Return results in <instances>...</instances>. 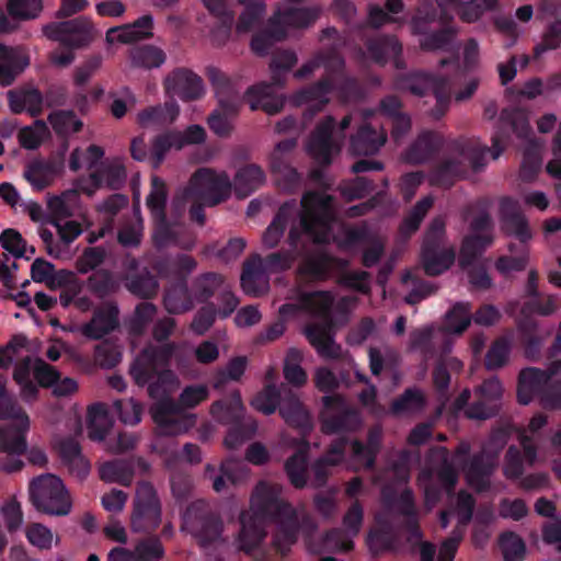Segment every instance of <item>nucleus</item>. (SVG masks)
<instances>
[{
	"instance_id": "obj_1",
	"label": "nucleus",
	"mask_w": 561,
	"mask_h": 561,
	"mask_svg": "<svg viewBox=\"0 0 561 561\" xmlns=\"http://www.w3.org/2000/svg\"><path fill=\"white\" fill-rule=\"evenodd\" d=\"M282 486L261 481L251 497L252 514L242 513L240 516L241 530L239 534L240 549L247 553L260 548L267 533L266 520L277 524L273 538L276 550L284 554L294 545L299 535L301 522L296 508L280 496Z\"/></svg>"
},
{
	"instance_id": "obj_2",
	"label": "nucleus",
	"mask_w": 561,
	"mask_h": 561,
	"mask_svg": "<svg viewBox=\"0 0 561 561\" xmlns=\"http://www.w3.org/2000/svg\"><path fill=\"white\" fill-rule=\"evenodd\" d=\"M333 198L316 191H308L301 197L305 210L299 222L289 226L286 242L288 249L267 254L265 257L253 255L259 260L266 273H278L289 270L297 256L301 254V237L307 236L316 244L330 241L332 225L335 220L332 210Z\"/></svg>"
},
{
	"instance_id": "obj_3",
	"label": "nucleus",
	"mask_w": 561,
	"mask_h": 561,
	"mask_svg": "<svg viewBox=\"0 0 561 561\" xmlns=\"http://www.w3.org/2000/svg\"><path fill=\"white\" fill-rule=\"evenodd\" d=\"M173 353V343L147 346L130 365L129 374L134 381L140 387L148 385L151 398L171 397L179 386L178 376L168 368Z\"/></svg>"
},
{
	"instance_id": "obj_4",
	"label": "nucleus",
	"mask_w": 561,
	"mask_h": 561,
	"mask_svg": "<svg viewBox=\"0 0 561 561\" xmlns=\"http://www.w3.org/2000/svg\"><path fill=\"white\" fill-rule=\"evenodd\" d=\"M168 188L165 182L153 175L150 183V192L146 197V206L149 209L152 220V242L156 248L162 249L171 244L190 250L194 245V240L182 241L180 233L184 229L180 218L184 211L173 209V218L167 216ZM172 208H174L172 206Z\"/></svg>"
},
{
	"instance_id": "obj_5",
	"label": "nucleus",
	"mask_w": 561,
	"mask_h": 561,
	"mask_svg": "<svg viewBox=\"0 0 561 561\" xmlns=\"http://www.w3.org/2000/svg\"><path fill=\"white\" fill-rule=\"evenodd\" d=\"M558 309L557 295L540 293L524 299L517 328L527 358L534 360L539 357L545 340L552 331L551 328H543L535 316L550 317Z\"/></svg>"
},
{
	"instance_id": "obj_6",
	"label": "nucleus",
	"mask_w": 561,
	"mask_h": 561,
	"mask_svg": "<svg viewBox=\"0 0 561 561\" xmlns=\"http://www.w3.org/2000/svg\"><path fill=\"white\" fill-rule=\"evenodd\" d=\"M450 149L455 157L443 159L430 173V182L434 186L450 188L466 176L469 169L477 172L485 167L484 149L477 141L457 139Z\"/></svg>"
},
{
	"instance_id": "obj_7",
	"label": "nucleus",
	"mask_w": 561,
	"mask_h": 561,
	"mask_svg": "<svg viewBox=\"0 0 561 561\" xmlns=\"http://www.w3.org/2000/svg\"><path fill=\"white\" fill-rule=\"evenodd\" d=\"M231 188L232 183L226 172L218 173L210 168H199L192 174L182 195L173 198V207L175 211H184L188 199L216 206L230 196Z\"/></svg>"
},
{
	"instance_id": "obj_8",
	"label": "nucleus",
	"mask_w": 561,
	"mask_h": 561,
	"mask_svg": "<svg viewBox=\"0 0 561 561\" xmlns=\"http://www.w3.org/2000/svg\"><path fill=\"white\" fill-rule=\"evenodd\" d=\"M394 85L398 90L409 91L417 96L433 94L436 104L432 114L437 119L444 116L449 107L453 83L448 78L414 71L398 75Z\"/></svg>"
},
{
	"instance_id": "obj_9",
	"label": "nucleus",
	"mask_w": 561,
	"mask_h": 561,
	"mask_svg": "<svg viewBox=\"0 0 561 561\" xmlns=\"http://www.w3.org/2000/svg\"><path fill=\"white\" fill-rule=\"evenodd\" d=\"M320 430L325 435L351 434L362 426L359 411L340 393L321 398Z\"/></svg>"
},
{
	"instance_id": "obj_10",
	"label": "nucleus",
	"mask_w": 561,
	"mask_h": 561,
	"mask_svg": "<svg viewBox=\"0 0 561 561\" xmlns=\"http://www.w3.org/2000/svg\"><path fill=\"white\" fill-rule=\"evenodd\" d=\"M182 527L204 549L222 540L224 522L203 500H197L187 506Z\"/></svg>"
},
{
	"instance_id": "obj_11",
	"label": "nucleus",
	"mask_w": 561,
	"mask_h": 561,
	"mask_svg": "<svg viewBox=\"0 0 561 561\" xmlns=\"http://www.w3.org/2000/svg\"><path fill=\"white\" fill-rule=\"evenodd\" d=\"M30 499L37 511L47 515L66 516L72 503L62 481L50 473L34 478L30 483Z\"/></svg>"
},
{
	"instance_id": "obj_12",
	"label": "nucleus",
	"mask_w": 561,
	"mask_h": 561,
	"mask_svg": "<svg viewBox=\"0 0 561 561\" xmlns=\"http://www.w3.org/2000/svg\"><path fill=\"white\" fill-rule=\"evenodd\" d=\"M243 411L244 407L239 390L232 391L228 399L217 400L210 405L213 417L219 423L230 425L225 437L228 448H237L250 439L255 431V424L243 423Z\"/></svg>"
},
{
	"instance_id": "obj_13",
	"label": "nucleus",
	"mask_w": 561,
	"mask_h": 561,
	"mask_svg": "<svg viewBox=\"0 0 561 561\" xmlns=\"http://www.w3.org/2000/svg\"><path fill=\"white\" fill-rule=\"evenodd\" d=\"M43 34L66 48L80 49L93 42L98 31L89 18L80 15L67 21L50 22L43 26Z\"/></svg>"
},
{
	"instance_id": "obj_14",
	"label": "nucleus",
	"mask_w": 561,
	"mask_h": 561,
	"mask_svg": "<svg viewBox=\"0 0 561 561\" xmlns=\"http://www.w3.org/2000/svg\"><path fill=\"white\" fill-rule=\"evenodd\" d=\"M161 524V503L154 486L148 481L137 484L131 515V529L135 533L154 531Z\"/></svg>"
},
{
	"instance_id": "obj_15",
	"label": "nucleus",
	"mask_w": 561,
	"mask_h": 561,
	"mask_svg": "<svg viewBox=\"0 0 561 561\" xmlns=\"http://www.w3.org/2000/svg\"><path fill=\"white\" fill-rule=\"evenodd\" d=\"M490 243V236L471 234L463 239L460 248L459 265L468 270L469 280L477 288L491 287V276L485 266L480 264V259Z\"/></svg>"
},
{
	"instance_id": "obj_16",
	"label": "nucleus",
	"mask_w": 561,
	"mask_h": 561,
	"mask_svg": "<svg viewBox=\"0 0 561 561\" xmlns=\"http://www.w3.org/2000/svg\"><path fill=\"white\" fill-rule=\"evenodd\" d=\"M150 408V414L163 435H179L195 423V415H185L178 401L171 397H158Z\"/></svg>"
},
{
	"instance_id": "obj_17",
	"label": "nucleus",
	"mask_w": 561,
	"mask_h": 561,
	"mask_svg": "<svg viewBox=\"0 0 561 561\" xmlns=\"http://www.w3.org/2000/svg\"><path fill=\"white\" fill-rule=\"evenodd\" d=\"M499 224L501 231L506 237L514 238L522 247H529L534 239V230L518 201L508 196L500 199Z\"/></svg>"
},
{
	"instance_id": "obj_18",
	"label": "nucleus",
	"mask_w": 561,
	"mask_h": 561,
	"mask_svg": "<svg viewBox=\"0 0 561 561\" xmlns=\"http://www.w3.org/2000/svg\"><path fill=\"white\" fill-rule=\"evenodd\" d=\"M335 128V118L328 115L316 126L307 142L308 153L323 167L331 164L333 153L340 151L339 139L334 138Z\"/></svg>"
},
{
	"instance_id": "obj_19",
	"label": "nucleus",
	"mask_w": 561,
	"mask_h": 561,
	"mask_svg": "<svg viewBox=\"0 0 561 561\" xmlns=\"http://www.w3.org/2000/svg\"><path fill=\"white\" fill-rule=\"evenodd\" d=\"M335 85L329 77H322L317 82L311 83L294 95V101L298 104H307L302 113V124H310L316 115L322 112L329 103V95L333 92Z\"/></svg>"
},
{
	"instance_id": "obj_20",
	"label": "nucleus",
	"mask_w": 561,
	"mask_h": 561,
	"mask_svg": "<svg viewBox=\"0 0 561 561\" xmlns=\"http://www.w3.org/2000/svg\"><path fill=\"white\" fill-rule=\"evenodd\" d=\"M304 210L302 204L298 205L296 199L283 203L262 236L263 245L267 249L276 248L287 227L300 221Z\"/></svg>"
},
{
	"instance_id": "obj_21",
	"label": "nucleus",
	"mask_w": 561,
	"mask_h": 561,
	"mask_svg": "<svg viewBox=\"0 0 561 561\" xmlns=\"http://www.w3.org/2000/svg\"><path fill=\"white\" fill-rule=\"evenodd\" d=\"M367 58L378 66H386L389 60L393 61L397 69H404L402 44L396 35L380 34L368 37L365 41Z\"/></svg>"
},
{
	"instance_id": "obj_22",
	"label": "nucleus",
	"mask_w": 561,
	"mask_h": 561,
	"mask_svg": "<svg viewBox=\"0 0 561 561\" xmlns=\"http://www.w3.org/2000/svg\"><path fill=\"white\" fill-rule=\"evenodd\" d=\"M336 265L345 266L341 261L323 250L306 253L297 268L298 275L306 282H324L332 275Z\"/></svg>"
},
{
	"instance_id": "obj_23",
	"label": "nucleus",
	"mask_w": 561,
	"mask_h": 561,
	"mask_svg": "<svg viewBox=\"0 0 561 561\" xmlns=\"http://www.w3.org/2000/svg\"><path fill=\"white\" fill-rule=\"evenodd\" d=\"M320 9L317 7H295L288 5L285 8H278L270 16L278 28H283L287 34L289 28L304 30L308 28L320 16Z\"/></svg>"
},
{
	"instance_id": "obj_24",
	"label": "nucleus",
	"mask_w": 561,
	"mask_h": 561,
	"mask_svg": "<svg viewBox=\"0 0 561 561\" xmlns=\"http://www.w3.org/2000/svg\"><path fill=\"white\" fill-rule=\"evenodd\" d=\"M165 89L185 102L197 100L204 94L202 78L186 68L173 70L165 79Z\"/></svg>"
},
{
	"instance_id": "obj_25",
	"label": "nucleus",
	"mask_w": 561,
	"mask_h": 561,
	"mask_svg": "<svg viewBox=\"0 0 561 561\" xmlns=\"http://www.w3.org/2000/svg\"><path fill=\"white\" fill-rule=\"evenodd\" d=\"M62 169V157L48 160L34 159L27 163L23 175L34 191L41 192L54 183L56 176L61 173Z\"/></svg>"
},
{
	"instance_id": "obj_26",
	"label": "nucleus",
	"mask_w": 561,
	"mask_h": 561,
	"mask_svg": "<svg viewBox=\"0 0 561 561\" xmlns=\"http://www.w3.org/2000/svg\"><path fill=\"white\" fill-rule=\"evenodd\" d=\"M278 411L289 426L299 428L301 432L311 430L312 423L308 410L299 396L285 383H283V398Z\"/></svg>"
},
{
	"instance_id": "obj_27",
	"label": "nucleus",
	"mask_w": 561,
	"mask_h": 561,
	"mask_svg": "<svg viewBox=\"0 0 561 561\" xmlns=\"http://www.w3.org/2000/svg\"><path fill=\"white\" fill-rule=\"evenodd\" d=\"M58 456L72 476L84 479L90 472V463L82 455L80 443L73 436H67L55 443Z\"/></svg>"
},
{
	"instance_id": "obj_28",
	"label": "nucleus",
	"mask_w": 561,
	"mask_h": 561,
	"mask_svg": "<svg viewBox=\"0 0 561 561\" xmlns=\"http://www.w3.org/2000/svg\"><path fill=\"white\" fill-rule=\"evenodd\" d=\"M28 65L30 58L23 48L0 43V85H12Z\"/></svg>"
},
{
	"instance_id": "obj_29",
	"label": "nucleus",
	"mask_w": 561,
	"mask_h": 561,
	"mask_svg": "<svg viewBox=\"0 0 561 561\" xmlns=\"http://www.w3.org/2000/svg\"><path fill=\"white\" fill-rule=\"evenodd\" d=\"M387 140V131L370 123H364L351 137L350 151L354 156H373L377 153Z\"/></svg>"
},
{
	"instance_id": "obj_30",
	"label": "nucleus",
	"mask_w": 561,
	"mask_h": 561,
	"mask_svg": "<svg viewBox=\"0 0 561 561\" xmlns=\"http://www.w3.org/2000/svg\"><path fill=\"white\" fill-rule=\"evenodd\" d=\"M275 88L277 87L272 81L252 85L248 88L244 100L252 111L262 110L268 115H275L283 110L285 104L283 96L274 94Z\"/></svg>"
},
{
	"instance_id": "obj_31",
	"label": "nucleus",
	"mask_w": 561,
	"mask_h": 561,
	"mask_svg": "<svg viewBox=\"0 0 561 561\" xmlns=\"http://www.w3.org/2000/svg\"><path fill=\"white\" fill-rule=\"evenodd\" d=\"M456 253L453 248L444 244L423 243L421 263L428 276H438L446 272L455 262Z\"/></svg>"
},
{
	"instance_id": "obj_32",
	"label": "nucleus",
	"mask_w": 561,
	"mask_h": 561,
	"mask_svg": "<svg viewBox=\"0 0 561 561\" xmlns=\"http://www.w3.org/2000/svg\"><path fill=\"white\" fill-rule=\"evenodd\" d=\"M153 18L151 14H144L131 24L111 27L106 32V41L110 44L115 42L128 44L140 39L152 37Z\"/></svg>"
},
{
	"instance_id": "obj_33",
	"label": "nucleus",
	"mask_w": 561,
	"mask_h": 561,
	"mask_svg": "<svg viewBox=\"0 0 561 561\" xmlns=\"http://www.w3.org/2000/svg\"><path fill=\"white\" fill-rule=\"evenodd\" d=\"M15 415L9 420H16L19 424L2 428V435L0 436L1 453L22 456L27 449L26 433L30 428V417L25 411L22 412V415L19 413Z\"/></svg>"
},
{
	"instance_id": "obj_34",
	"label": "nucleus",
	"mask_w": 561,
	"mask_h": 561,
	"mask_svg": "<svg viewBox=\"0 0 561 561\" xmlns=\"http://www.w3.org/2000/svg\"><path fill=\"white\" fill-rule=\"evenodd\" d=\"M522 161L518 176L524 183H533L538 178L543 163V141L539 138L528 139L522 147Z\"/></svg>"
},
{
	"instance_id": "obj_35",
	"label": "nucleus",
	"mask_w": 561,
	"mask_h": 561,
	"mask_svg": "<svg viewBox=\"0 0 561 561\" xmlns=\"http://www.w3.org/2000/svg\"><path fill=\"white\" fill-rule=\"evenodd\" d=\"M304 334L317 353L325 359L342 357V347L330 334L329 328L322 323H310L304 329Z\"/></svg>"
},
{
	"instance_id": "obj_36",
	"label": "nucleus",
	"mask_w": 561,
	"mask_h": 561,
	"mask_svg": "<svg viewBox=\"0 0 561 561\" xmlns=\"http://www.w3.org/2000/svg\"><path fill=\"white\" fill-rule=\"evenodd\" d=\"M118 324V308L107 305L94 310L91 320L82 327V334L90 340H101Z\"/></svg>"
},
{
	"instance_id": "obj_37",
	"label": "nucleus",
	"mask_w": 561,
	"mask_h": 561,
	"mask_svg": "<svg viewBox=\"0 0 561 561\" xmlns=\"http://www.w3.org/2000/svg\"><path fill=\"white\" fill-rule=\"evenodd\" d=\"M240 107V100L220 99L218 107L215 108L207 118L209 129L221 138L230 136L233 125L232 121L237 117Z\"/></svg>"
},
{
	"instance_id": "obj_38",
	"label": "nucleus",
	"mask_w": 561,
	"mask_h": 561,
	"mask_svg": "<svg viewBox=\"0 0 561 561\" xmlns=\"http://www.w3.org/2000/svg\"><path fill=\"white\" fill-rule=\"evenodd\" d=\"M209 13L217 19L211 30V37L218 44H225L230 37L234 14L230 9L229 0H202Z\"/></svg>"
},
{
	"instance_id": "obj_39",
	"label": "nucleus",
	"mask_w": 561,
	"mask_h": 561,
	"mask_svg": "<svg viewBox=\"0 0 561 561\" xmlns=\"http://www.w3.org/2000/svg\"><path fill=\"white\" fill-rule=\"evenodd\" d=\"M192 288L186 279H172L167 286L163 295V306L171 314L187 312L194 307Z\"/></svg>"
},
{
	"instance_id": "obj_40",
	"label": "nucleus",
	"mask_w": 561,
	"mask_h": 561,
	"mask_svg": "<svg viewBox=\"0 0 561 561\" xmlns=\"http://www.w3.org/2000/svg\"><path fill=\"white\" fill-rule=\"evenodd\" d=\"M444 145L442 135L427 130L417 136L407 151V160L414 164L424 163L434 158Z\"/></svg>"
},
{
	"instance_id": "obj_41",
	"label": "nucleus",
	"mask_w": 561,
	"mask_h": 561,
	"mask_svg": "<svg viewBox=\"0 0 561 561\" xmlns=\"http://www.w3.org/2000/svg\"><path fill=\"white\" fill-rule=\"evenodd\" d=\"M266 272L261 266L259 260L254 256L250 257L243 263L240 284L245 295L252 297L262 296L267 288L265 279Z\"/></svg>"
},
{
	"instance_id": "obj_42",
	"label": "nucleus",
	"mask_w": 561,
	"mask_h": 561,
	"mask_svg": "<svg viewBox=\"0 0 561 561\" xmlns=\"http://www.w3.org/2000/svg\"><path fill=\"white\" fill-rule=\"evenodd\" d=\"M263 169L255 164H247L240 168L233 179L234 193L239 198H245L259 190L265 182Z\"/></svg>"
},
{
	"instance_id": "obj_43",
	"label": "nucleus",
	"mask_w": 561,
	"mask_h": 561,
	"mask_svg": "<svg viewBox=\"0 0 561 561\" xmlns=\"http://www.w3.org/2000/svg\"><path fill=\"white\" fill-rule=\"evenodd\" d=\"M444 12L438 14L436 5L428 0H420L414 14L411 18L410 26L412 34L423 36L434 30V24H443Z\"/></svg>"
},
{
	"instance_id": "obj_44",
	"label": "nucleus",
	"mask_w": 561,
	"mask_h": 561,
	"mask_svg": "<svg viewBox=\"0 0 561 561\" xmlns=\"http://www.w3.org/2000/svg\"><path fill=\"white\" fill-rule=\"evenodd\" d=\"M180 114V107L175 101H167L164 104L148 106L137 114V123L141 127L150 125L165 126L172 124Z\"/></svg>"
},
{
	"instance_id": "obj_45",
	"label": "nucleus",
	"mask_w": 561,
	"mask_h": 561,
	"mask_svg": "<svg viewBox=\"0 0 561 561\" xmlns=\"http://www.w3.org/2000/svg\"><path fill=\"white\" fill-rule=\"evenodd\" d=\"M125 287L127 290L142 299L154 297L159 289L157 277L147 268L141 271H129L125 278Z\"/></svg>"
},
{
	"instance_id": "obj_46",
	"label": "nucleus",
	"mask_w": 561,
	"mask_h": 561,
	"mask_svg": "<svg viewBox=\"0 0 561 561\" xmlns=\"http://www.w3.org/2000/svg\"><path fill=\"white\" fill-rule=\"evenodd\" d=\"M309 451L308 447L297 449L284 463L285 473L290 484L298 490L304 489L308 481Z\"/></svg>"
},
{
	"instance_id": "obj_47",
	"label": "nucleus",
	"mask_w": 561,
	"mask_h": 561,
	"mask_svg": "<svg viewBox=\"0 0 561 561\" xmlns=\"http://www.w3.org/2000/svg\"><path fill=\"white\" fill-rule=\"evenodd\" d=\"M100 478L104 482H115L123 486H129L134 479V460L114 459L104 462L99 470Z\"/></svg>"
},
{
	"instance_id": "obj_48",
	"label": "nucleus",
	"mask_w": 561,
	"mask_h": 561,
	"mask_svg": "<svg viewBox=\"0 0 561 561\" xmlns=\"http://www.w3.org/2000/svg\"><path fill=\"white\" fill-rule=\"evenodd\" d=\"M301 308L309 311L313 316L331 319L334 297L330 291L317 290L305 291L299 295Z\"/></svg>"
},
{
	"instance_id": "obj_49",
	"label": "nucleus",
	"mask_w": 561,
	"mask_h": 561,
	"mask_svg": "<svg viewBox=\"0 0 561 561\" xmlns=\"http://www.w3.org/2000/svg\"><path fill=\"white\" fill-rule=\"evenodd\" d=\"M130 64L134 68L153 69L162 66L167 60L165 53L154 45L135 46L129 50Z\"/></svg>"
},
{
	"instance_id": "obj_50",
	"label": "nucleus",
	"mask_w": 561,
	"mask_h": 561,
	"mask_svg": "<svg viewBox=\"0 0 561 561\" xmlns=\"http://www.w3.org/2000/svg\"><path fill=\"white\" fill-rule=\"evenodd\" d=\"M286 39V33L283 28H278L271 18L267 20L266 26L256 32L251 38V49L260 57L268 55L275 43Z\"/></svg>"
},
{
	"instance_id": "obj_51",
	"label": "nucleus",
	"mask_w": 561,
	"mask_h": 561,
	"mask_svg": "<svg viewBox=\"0 0 561 561\" xmlns=\"http://www.w3.org/2000/svg\"><path fill=\"white\" fill-rule=\"evenodd\" d=\"M112 422L108 413L102 403H95L88 409L87 428L88 437L93 442H102L105 439Z\"/></svg>"
},
{
	"instance_id": "obj_52",
	"label": "nucleus",
	"mask_w": 561,
	"mask_h": 561,
	"mask_svg": "<svg viewBox=\"0 0 561 561\" xmlns=\"http://www.w3.org/2000/svg\"><path fill=\"white\" fill-rule=\"evenodd\" d=\"M224 282L225 277L216 272H206L198 275L191 285L194 300L199 304L208 302L224 285Z\"/></svg>"
},
{
	"instance_id": "obj_53",
	"label": "nucleus",
	"mask_w": 561,
	"mask_h": 561,
	"mask_svg": "<svg viewBox=\"0 0 561 561\" xmlns=\"http://www.w3.org/2000/svg\"><path fill=\"white\" fill-rule=\"evenodd\" d=\"M298 58L294 50L283 49L273 54L270 69L271 81L277 88H284L287 80V72L297 64Z\"/></svg>"
},
{
	"instance_id": "obj_54",
	"label": "nucleus",
	"mask_w": 561,
	"mask_h": 561,
	"mask_svg": "<svg viewBox=\"0 0 561 561\" xmlns=\"http://www.w3.org/2000/svg\"><path fill=\"white\" fill-rule=\"evenodd\" d=\"M507 249L511 253L517 252L518 255L499 256L494 263L496 271L504 276H508L513 272H522L526 270L529 262V247L519 245L518 248L515 243H510Z\"/></svg>"
},
{
	"instance_id": "obj_55",
	"label": "nucleus",
	"mask_w": 561,
	"mask_h": 561,
	"mask_svg": "<svg viewBox=\"0 0 561 561\" xmlns=\"http://www.w3.org/2000/svg\"><path fill=\"white\" fill-rule=\"evenodd\" d=\"M126 169L121 163H111L102 165L90 174V179L95 187L106 185L111 190H119L126 181Z\"/></svg>"
},
{
	"instance_id": "obj_56",
	"label": "nucleus",
	"mask_w": 561,
	"mask_h": 561,
	"mask_svg": "<svg viewBox=\"0 0 561 561\" xmlns=\"http://www.w3.org/2000/svg\"><path fill=\"white\" fill-rule=\"evenodd\" d=\"M244 7L236 24L238 33H248L264 18L266 4L264 0H238Z\"/></svg>"
},
{
	"instance_id": "obj_57",
	"label": "nucleus",
	"mask_w": 561,
	"mask_h": 561,
	"mask_svg": "<svg viewBox=\"0 0 561 561\" xmlns=\"http://www.w3.org/2000/svg\"><path fill=\"white\" fill-rule=\"evenodd\" d=\"M354 548L353 539L341 528L328 530L321 538L318 547L311 546L314 553L322 552H347Z\"/></svg>"
},
{
	"instance_id": "obj_58",
	"label": "nucleus",
	"mask_w": 561,
	"mask_h": 561,
	"mask_svg": "<svg viewBox=\"0 0 561 561\" xmlns=\"http://www.w3.org/2000/svg\"><path fill=\"white\" fill-rule=\"evenodd\" d=\"M248 359L245 356L231 358L226 367L217 369L211 378V385L216 390H222L229 381H239L245 373Z\"/></svg>"
},
{
	"instance_id": "obj_59",
	"label": "nucleus",
	"mask_w": 561,
	"mask_h": 561,
	"mask_svg": "<svg viewBox=\"0 0 561 561\" xmlns=\"http://www.w3.org/2000/svg\"><path fill=\"white\" fill-rule=\"evenodd\" d=\"M426 398L424 393L416 388H408L396 398L391 405V413L394 415H402L409 412H417L425 408Z\"/></svg>"
},
{
	"instance_id": "obj_60",
	"label": "nucleus",
	"mask_w": 561,
	"mask_h": 561,
	"mask_svg": "<svg viewBox=\"0 0 561 561\" xmlns=\"http://www.w3.org/2000/svg\"><path fill=\"white\" fill-rule=\"evenodd\" d=\"M504 561H524L527 552L524 539L512 530L503 531L497 539Z\"/></svg>"
},
{
	"instance_id": "obj_61",
	"label": "nucleus",
	"mask_w": 561,
	"mask_h": 561,
	"mask_svg": "<svg viewBox=\"0 0 561 561\" xmlns=\"http://www.w3.org/2000/svg\"><path fill=\"white\" fill-rule=\"evenodd\" d=\"M437 30H432L420 38V47L425 51L447 50L451 45L456 31L451 26L439 25Z\"/></svg>"
},
{
	"instance_id": "obj_62",
	"label": "nucleus",
	"mask_w": 561,
	"mask_h": 561,
	"mask_svg": "<svg viewBox=\"0 0 561 561\" xmlns=\"http://www.w3.org/2000/svg\"><path fill=\"white\" fill-rule=\"evenodd\" d=\"M283 398V383L277 387L275 385H266L251 401V405L265 415L273 414Z\"/></svg>"
},
{
	"instance_id": "obj_63",
	"label": "nucleus",
	"mask_w": 561,
	"mask_h": 561,
	"mask_svg": "<svg viewBox=\"0 0 561 561\" xmlns=\"http://www.w3.org/2000/svg\"><path fill=\"white\" fill-rule=\"evenodd\" d=\"M48 122L58 136H67L70 133H79L83 127L72 110H58L48 115Z\"/></svg>"
},
{
	"instance_id": "obj_64",
	"label": "nucleus",
	"mask_w": 561,
	"mask_h": 561,
	"mask_svg": "<svg viewBox=\"0 0 561 561\" xmlns=\"http://www.w3.org/2000/svg\"><path fill=\"white\" fill-rule=\"evenodd\" d=\"M471 306L467 302H457L446 313L444 328L446 331L461 334L471 323Z\"/></svg>"
}]
</instances>
